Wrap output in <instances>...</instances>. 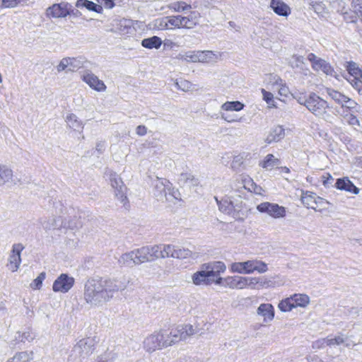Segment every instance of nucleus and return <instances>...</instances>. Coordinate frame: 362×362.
<instances>
[{
  "label": "nucleus",
  "instance_id": "09e8293b",
  "mask_svg": "<svg viewBox=\"0 0 362 362\" xmlns=\"http://www.w3.org/2000/svg\"><path fill=\"white\" fill-rule=\"evenodd\" d=\"M33 359V351H22L16 354L8 362H30Z\"/></svg>",
  "mask_w": 362,
  "mask_h": 362
},
{
  "label": "nucleus",
  "instance_id": "f03ea898",
  "mask_svg": "<svg viewBox=\"0 0 362 362\" xmlns=\"http://www.w3.org/2000/svg\"><path fill=\"white\" fill-rule=\"evenodd\" d=\"M298 102L317 117L329 121L332 117L329 114V107L326 100L312 93L307 98H299Z\"/></svg>",
  "mask_w": 362,
  "mask_h": 362
},
{
  "label": "nucleus",
  "instance_id": "c756f323",
  "mask_svg": "<svg viewBox=\"0 0 362 362\" xmlns=\"http://www.w3.org/2000/svg\"><path fill=\"white\" fill-rule=\"evenodd\" d=\"M13 171L6 165L0 164V187L13 181Z\"/></svg>",
  "mask_w": 362,
  "mask_h": 362
},
{
  "label": "nucleus",
  "instance_id": "5fc2aeb1",
  "mask_svg": "<svg viewBox=\"0 0 362 362\" xmlns=\"http://www.w3.org/2000/svg\"><path fill=\"white\" fill-rule=\"evenodd\" d=\"M244 158L242 156H235L232 160L230 167L236 172H240L243 168Z\"/></svg>",
  "mask_w": 362,
  "mask_h": 362
},
{
  "label": "nucleus",
  "instance_id": "8fccbe9b",
  "mask_svg": "<svg viewBox=\"0 0 362 362\" xmlns=\"http://www.w3.org/2000/svg\"><path fill=\"white\" fill-rule=\"evenodd\" d=\"M326 92L327 95L338 104L341 105V104H344L345 102L346 96L342 93L332 88H327Z\"/></svg>",
  "mask_w": 362,
  "mask_h": 362
},
{
  "label": "nucleus",
  "instance_id": "7ed1b4c3",
  "mask_svg": "<svg viewBox=\"0 0 362 362\" xmlns=\"http://www.w3.org/2000/svg\"><path fill=\"white\" fill-rule=\"evenodd\" d=\"M152 246H144L122 255L119 263L127 267L148 262L155 260Z\"/></svg>",
  "mask_w": 362,
  "mask_h": 362
},
{
  "label": "nucleus",
  "instance_id": "6e6d98bb",
  "mask_svg": "<svg viewBox=\"0 0 362 362\" xmlns=\"http://www.w3.org/2000/svg\"><path fill=\"white\" fill-rule=\"evenodd\" d=\"M283 81L280 76L271 74L268 77L267 85L270 86L271 89L276 90Z\"/></svg>",
  "mask_w": 362,
  "mask_h": 362
},
{
  "label": "nucleus",
  "instance_id": "3c124183",
  "mask_svg": "<svg viewBox=\"0 0 362 362\" xmlns=\"http://www.w3.org/2000/svg\"><path fill=\"white\" fill-rule=\"evenodd\" d=\"M337 4L335 5V2L330 1V6L335 8L337 12H340L343 14L344 18L347 21L346 17H350L353 14V11L351 12L344 11V3L341 0H336Z\"/></svg>",
  "mask_w": 362,
  "mask_h": 362
},
{
  "label": "nucleus",
  "instance_id": "de8ad7c7",
  "mask_svg": "<svg viewBox=\"0 0 362 362\" xmlns=\"http://www.w3.org/2000/svg\"><path fill=\"white\" fill-rule=\"evenodd\" d=\"M243 107L244 105L239 101H228L221 105V111H240Z\"/></svg>",
  "mask_w": 362,
  "mask_h": 362
},
{
  "label": "nucleus",
  "instance_id": "338daca9",
  "mask_svg": "<svg viewBox=\"0 0 362 362\" xmlns=\"http://www.w3.org/2000/svg\"><path fill=\"white\" fill-rule=\"evenodd\" d=\"M348 82L351 86L358 93L362 95V81L358 79H347Z\"/></svg>",
  "mask_w": 362,
  "mask_h": 362
},
{
  "label": "nucleus",
  "instance_id": "f8f14e48",
  "mask_svg": "<svg viewBox=\"0 0 362 362\" xmlns=\"http://www.w3.org/2000/svg\"><path fill=\"white\" fill-rule=\"evenodd\" d=\"M86 61L82 57L62 58L56 66V70L58 73L64 72L66 74L76 72L84 66Z\"/></svg>",
  "mask_w": 362,
  "mask_h": 362
},
{
  "label": "nucleus",
  "instance_id": "f257e3e1",
  "mask_svg": "<svg viewBox=\"0 0 362 362\" xmlns=\"http://www.w3.org/2000/svg\"><path fill=\"white\" fill-rule=\"evenodd\" d=\"M127 286L124 279H90L85 284L83 299L90 307L100 308Z\"/></svg>",
  "mask_w": 362,
  "mask_h": 362
},
{
  "label": "nucleus",
  "instance_id": "a19ab883",
  "mask_svg": "<svg viewBox=\"0 0 362 362\" xmlns=\"http://www.w3.org/2000/svg\"><path fill=\"white\" fill-rule=\"evenodd\" d=\"M358 112H347L346 110L341 112L340 115L348 124L352 126L354 129H356V127H361L360 121L357 118L356 115H355L356 113Z\"/></svg>",
  "mask_w": 362,
  "mask_h": 362
},
{
  "label": "nucleus",
  "instance_id": "aec40b11",
  "mask_svg": "<svg viewBox=\"0 0 362 362\" xmlns=\"http://www.w3.org/2000/svg\"><path fill=\"white\" fill-rule=\"evenodd\" d=\"M223 53L218 51L199 50V63L216 64L222 60Z\"/></svg>",
  "mask_w": 362,
  "mask_h": 362
},
{
  "label": "nucleus",
  "instance_id": "603ef678",
  "mask_svg": "<svg viewBox=\"0 0 362 362\" xmlns=\"http://www.w3.org/2000/svg\"><path fill=\"white\" fill-rule=\"evenodd\" d=\"M168 8L175 12H182L191 9L192 6L185 1H175L171 3Z\"/></svg>",
  "mask_w": 362,
  "mask_h": 362
},
{
  "label": "nucleus",
  "instance_id": "13d9d810",
  "mask_svg": "<svg viewBox=\"0 0 362 362\" xmlns=\"http://www.w3.org/2000/svg\"><path fill=\"white\" fill-rule=\"evenodd\" d=\"M247 288V276H235L234 289H244Z\"/></svg>",
  "mask_w": 362,
  "mask_h": 362
},
{
  "label": "nucleus",
  "instance_id": "0e129e2a",
  "mask_svg": "<svg viewBox=\"0 0 362 362\" xmlns=\"http://www.w3.org/2000/svg\"><path fill=\"white\" fill-rule=\"evenodd\" d=\"M242 182H243L244 188L249 192H251V190H252V188L255 184V182L253 181V180L247 175H244L243 177Z\"/></svg>",
  "mask_w": 362,
  "mask_h": 362
},
{
  "label": "nucleus",
  "instance_id": "a211bd4d",
  "mask_svg": "<svg viewBox=\"0 0 362 362\" xmlns=\"http://www.w3.org/2000/svg\"><path fill=\"white\" fill-rule=\"evenodd\" d=\"M24 249L22 244H14L12 247V250L8 257V263L6 267L8 269L12 272H16L21 263V253Z\"/></svg>",
  "mask_w": 362,
  "mask_h": 362
},
{
  "label": "nucleus",
  "instance_id": "c85d7f7f",
  "mask_svg": "<svg viewBox=\"0 0 362 362\" xmlns=\"http://www.w3.org/2000/svg\"><path fill=\"white\" fill-rule=\"evenodd\" d=\"M335 187L339 190H344L355 194L359 192V189L356 187L348 177L337 179Z\"/></svg>",
  "mask_w": 362,
  "mask_h": 362
},
{
  "label": "nucleus",
  "instance_id": "39448f33",
  "mask_svg": "<svg viewBox=\"0 0 362 362\" xmlns=\"http://www.w3.org/2000/svg\"><path fill=\"white\" fill-rule=\"evenodd\" d=\"M230 270L233 273L241 274H250L255 272L262 274L267 272L268 266L262 261L251 259L246 262H233L230 265Z\"/></svg>",
  "mask_w": 362,
  "mask_h": 362
},
{
  "label": "nucleus",
  "instance_id": "c03bdc74",
  "mask_svg": "<svg viewBox=\"0 0 362 362\" xmlns=\"http://www.w3.org/2000/svg\"><path fill=\"white\" fill-rule=\"evenodd\" d=\"M175 85L178 90L183 92H191L196 90V85L184 78L176 79Z\"/></svg>",
  "mask_w": 362,
  "mask_h": 362
},
{
  "label": "nucleus",
  "instance_id": "6ab92c4d",
  "mask_svg": "<svg viewBox=\"0 0 362 362\" xmlns=\"http://www.w3.org/2000/svg\"><path fill=\"white\" fill-rule=\"evenodd\" d=\"M257 315L262 319L264 325L270 324L274 319L275 310L271 303H261L257 309Z\"/></svg>",
  "mask_w": 362,
  "mask_h": 362
},
{
  "label": "nucleus",
  "instance_id": "58836bf2",
  "mask_svg": "<svg viewBox=\"0 0 362 362\" xmlns=\"http://www.w3.org/2000/svg\"><path fill=\"white\" fill-rule=\"evenodd\" d=\"M176 59L187 62L197 63L199 62V50H189L180 52L176 56Z\"/></svg>",
  "mask_w": 362,
  "mask_h": 362
},
{
  "label": "nucleus",
  "instance_id": "393cba45",
  "mask_svg": "<svg viewBox=\"0 0 362 362\" xmlns=\"http://www.w3.org/2000/svg\"><path fill=\"white\" fill-rule=\"evenodd\" d=\"M199 13L197 11H191L187 16L180 15L181 28H193L199 23Z\"/></svg>",
  "mask_w": 362,
  "mask_h": 362
},
{
  "label": "nucleus",
  "instance_id": "bf43d9fd",
  "mask_svg": "<svg viewBox=\"0 0 362 362\" xmlns=\"http://www.w3.org/2000/svg\"><path fill=\"white\" fill-rule=\"evenodd\" d=\"M115 355L112 352H105L98 356L95 362H113Z\"/></svg>",
  "mask_w": 362,
  "mask_h": 362
},
{
  "label": "nucleus",
  "instance_id": "473e14b6",
  "mask_svg": "<svg viewBox=\"0 0 362 362\" xmlns=\"http://www.w3.org/2000/svg\"><path fill=\"white\" fill-rule=\"evenodd\" d=\"M65 122L74 131L81 132L84 127L83 122L74 113L68 114L65 117Z\"/></svg>",
  "mask_w": 362,
  "mask_h": 362
},
{
  "label": "nucleus",
  "instance_id": "bb28decb",
  "mask_svg": "<svg viewBox=\"0 0 362 362\" xmlns=\"http://www.w3.org/2000/svg\"><path fill=\"white\" fill-rule=\"evenodd\" d=\"M203 269H207L211 277L218 276L226 272V266L223 262L215 261L203 264Z\"/></svg>",
  "mask_w": 362,
  "mask_h": 362
},
{
  "label": "nucleus",
  "instance_id": "a878e982",
  "mask_svg": "<svg viewBox=\"0 0 362 362\" xmlns=\"http://www.w3.org/2000/svg\"><path fill=\"white\" fill-rule=\"evenodd\" d=\"M272 279H273L266 276H258V290L275 288L284 284V281L279 276H275Z\"/></svg>",
  "mask_w": 362,
  "mask_h": 362
},
{
  "label": "nucleus",
  "instance_id": "e433bc0d",
  "mask_svg": "<svg viewBox=\"0 0 362 362\" xmlns=\"http://www.w3.org/2000/svg\"><path fill=\"white\" fill-rule=\"evenodd\" d=\"M279 163V160L273 154H267L264 159L259 162V166L266 170H272L276 168Z\"/></svg>",
  "mask_w": 362,
  "mask_h": 362
},
{
  "label": "nucleus",
  "instance_id": "20e7f679",
  "mask_svg": "<svg viewBox=\"0 0 362 362\" xmlns=\"http://www.w3.org/2000/svg\"><path fill=\"white\" fill-rule=\"evenodd\" d=\"M142 346L149 354L170 346L167 329H161L147 335L143 341Z\"/></svg>",
  "mask_w": 362,
  "mask_h": 362
},
{
  "label": "nucleus",
  "instance_id": "680f3d73",
  "mask_svg": "<svg viewBox=\"0 0 362 362\" xmlns=\"http://www.w3.org/2000/svg\"><path fill=\"white\" fill-rule=\"evenodd\" d=\"M46 274L45 272H41L38 276L35 279L31 284V287L33 289H40L42 286V281L45 280Z\"/></svg>",
  "mask_w": 362,
  "mask_h": 362
},
{
  "label": "nucleus",
  "instance_id": "2eb2a0df",
  "mask_svg": "<svg viewBox=\"0 0 362 362\" xmlns=\"http://www.w3.org/2000/svg\"><path fill=\"white\" fill-rule=\"evenodd\" d=\"M308 60L311 63L313 69L315 71H322L326 75L334 76L335 74L334 68L325 59L316 56L313 53L308 54Z\"/></svg>",
  "mask_w": 362,
  "mask_h": 362
},
{
  "label": "nucleus",
  "instance_id": "79ce46f5",
  "mask_svg": "<svg viewBox=\"0 0 362 362\" xmlns=\"http://www.w3.org/2000/svg\"><path fill=\"white\" fill-rule=\"evenodd\" d=\"M192 252L185 247L173 245V258L184 259L192 257Z\"/></svg>",
  "mask_w": 362,
  "mask_h": 362
},
{
  "label": "nucleus",
  "instance_id": "412c9836",
  "mask_svg": "<svg viewBox=\"0 0 362 362\" xmlns=\"http://www.w3.org/2000/svg\"><path fill=\"white\" fill-rule=\"evenodd\" d=\"M191 279L192 284L195 286H209L212 284L211 277L207 269H203V264L199 270L192 274Z\"/></svg>",
  "mask_w": 362,
  "mask_h": 362
},
{
  "label": "nucleus",
  "instance_id": "1a4fd4ad",
  "mask_svg": "<svg viewBox=\"0 0 362 362\" xmlns=\"http://www.w3.org/2000/svg\"><path fill=\"white\" fill-rule=\"evenodd\" d=\"M95 349V342L93 338L80 339L73 347L69 356L70 361L85 358L91 355Z\"/></svg>",
  "mask_w": 362,
  "mask_h": 362
},
{
  "label": "nucleus",
  "instance_id": "9b49d317",
  "mask_svg": "<svg viewBox=\"0 0 362 362\" xmlns=\"http://www.w3.org/2000/svg\"><path fill=\"white\" fill-rule=\"evenodd\" d=\"M110 185L112 187L115 199L123 206L128 203L127 197V187L122 178L115 172H110L108 174Z\"/></svg>",
  "mask_w": 362,
  "mask_h": 362
},
{
  "label": "nucleus",
  "instance_id": "5701e85b",
  "mask_svg": "<svg viewBox=\"0 0 362 362\" xmlns=\"http://www.w3.org/2000/svg\"><path fill=\"white\" fill-rule=\"evenodd\" d=\"M269 8L279 16L287 18L291 13V7L282 0H271Z\"/></svg>",
  "mask_w": 362,
  "mask_h": 362
},
{
  "label": "nucleus",
  "instance_id": "4d7b16f0",
  "mask_svg": "<svg viewBox=\"0 0 362 362\" xmlns=\"http://www.w3.org/2000/svg\"><path fill=\"white\" fill-rule=\"evenodd\" d=\"M262 98L269 107H276L274 100V95L271 92L267 91L265 89L262 88Z\"/></svg>",
  "mask_w": 362,
  "mask_h": 362
},
{
  "label": "nucleus",
  "instance_id": "69168bd1",
  "mask_svg": "<svg viewBox=\"0 0 362 362\" xmlns=\"http://www.w3.org/2000/svg\"><path fill=\"white\" fill-rule=\"evenodd\" d=\"M247 288L258 290V276H247Z\"/></svg>",
  "mask_w": 362,
  "mask_h": 362
},
{
  "label": "nucleus",
  "instance_id": "72a5a7b5",
  "mask_svg": "<svg viewBox=\"0 0 362 362\" xmlns=\"http://www.w3.org/2000/svg\"><path fill=\"white\" fill-rule=\"evenodd\" d=\"M285 136V131L283 127L276 126L272 128L266 138V142L271 144L281 140Z\"/></svg>",
  "mask_w": 362,
  "mask_h": 362
},
{
  "label": "nucleus",
  "instance_id": "864d4df0",
  "mask_svg": "<svg viewBox=\"0 0 362 362\" xmlns=\"http://www.w3.org/2000/svg\"><path fill=\"white\" fill-rule=\"evenodd\" d=\"M168 30L180 29V15L166 16Z\"/></svg>",
  "mask_w": 362,
  "mask_h": 362
},
{
  "label": "nucleus",
  "instance_id": "423d86ee",
  "mask_svg": "<svg viewBox=\"0 0 362 362\" xmlns=\"http://www.w3.org/2000/svg\"><path fill=\"white\" fill-rule=\"evenodd\" d=\"M154 194L158 199L169 202L177 200L179 192L175 190L172 184L166 179L157 178L154 182Z\"/></svg>",
  "mask_w": 362,
  "mask_h": 362
},
{
  "label": "nucleus",
  "instance_id": "4c0bfd02",
  "mask_svg": "<svg viewBox=\"0 0 362 362\" xmlns=\"http://www.w3.org/2000/svg\"><path fill=\"white\" fill-rule=\"evenodd\" d=\"M117 31L121 35L131 33L133 31L132 22L127 19H120L115 21Z\"/></svg>",
  "mask_w": 362,
  "mask_h": 362
},
{
  "label": "nucleus",
  "instance_id": "774afa93",
  "mask_svg": "<svg viewBox=\"0 0 362 362\" xmlns=\"http://www.w3.org/2000/svg\"><path fill=\"white\" fill-rule=\"evenodd\" d=\"M290 64L293 68L300 67L303 64V57L298 55H293L291 57Z\"/></svg>",
  "mask_w": 362,
  "mask_h": 362
},
{
  "label": "nucleus",
  "instance_id": "a18cd8bd",
  "mask_svg": "<svg viewBox=\"0 0 362 362\" xmlns=\"http://www.w3.org/2000/svg\"><path fill=\"white\" fill-rule=\"evenodd\" d=\"M148 27L151 30H153L160 31L168 30L166 16L157 18L153 20L151 23H149Z\"/></svg>",
  "mask_w": 362,
  "mask_h": 362
},
{
  "label": "nucleus",
  "instance_id": "e2e57ef3",
  "mask_svg": "<svg viewBox=\"0 0 362 362\" xmlns=\"http://www.w3.org/2000/svg\"><path fill=\"white\" fill-rule=\"evenodd\" d=\"M180 180L189 184V185H195L197 184V180L192 175L189 173H182Z\"/></svg>",
  "mask_w": 362,
  "mask_h": 362
},
{
  "label": "nucleus",
  "instance_id": "dca6fc26",
  "mask_svg": "<svg viewBox=\"0 0 362 362\" xmlns=\"http://www.w3.org/2000/svg\"><path fill=\"white\" fill-rule=\"evenodd\" d=\"M81 79L95 91L105 92L107 89L104 82L89 70L81 73Z\"/></svg>",
  "mask_w": 362,
  "mask_h": 362
},
{
  "label": "nucleus",
  "instance_id": "b1692460",
  "mask_svg": "<svg viewBox=\"0 0 362 362\" xmlns=\"http://www.w3.org/2000/svg\"><path fill=\"white\" fill-rule=\"evenodd\" d=\"M152 247L153 250V254L154 256V259L173 257V245L160 244L152 245Z\"/></svg>",
  "mask_w": 362,
  "mask_h": 362
},
{
  "label": "nucleus",
  "instance_id": "2f4dec72",
  "mask_svg": "<svg viewBox=\"0 0 362 362\" xmlns=\"http://www.w3.org/2000/svg\"><path fill=\"white\" fill-rule=\"evenodd\" d=\"M346 71L349 74L347 79H358L362 81V66L354 62H348L346 65Z\"/></svg>",
  "mask_w": 362,
  "mask_h": 362
},
{
  "label": "nucleus",
  "instance_id": "49530a36",
  "mask_svg": "<svg viewBox=\"0 0 362 362\" xmlns=\"http://www.w3.org/2000/svg\"><path fill=\"white\" fill-rule=\"evenodd\" d=\"M341 112H360L361 107L356 102L346 96L345 102L341 105Z\"/></svg>",
  "mask_w": 362,
  "mask_h": 362
},
{
  "label": "nucleus",
  "instance_id": "ea45409f",
  "mask_svg": "<svg viewBox=\"0 0 362 362\" xmlns=\"http://www.w3.org/2000/svg\"><path fill=\"white\" fill-rule=\"evenodd\" d=\"M351 6L353 8V14L350 17H346L347 22H356L358 18H362V1L353 0Z\"/></svg>",
  "mask_w": 362,
  "mask_h": 362
},
{
  "label": "nucleus",
  "instance_id": "f3484780",
  "mask_svg": "<svg viewBox=\"0 0 362 362\" xmlns=\"http://www.w3.org/2000/svg\"><path fill=\"white\" fill-rule=\"evenodd\" d=\"M74 278L66 274H60L54 281L52 290L54 292L67 293L74 286Z\"/></svg>",
  "mask_w": 362,
  "mask_h": 362
},
{
  "label": "nucleus",
  "instance_id": "f704fd0d",
  "mask_svg": "<svg viewBox=\"0 0 362 362\" xmlns=\"http://www.w3.org/2000/svg\"><path fill=\"white\" fill-rule=\"evenodd\" d=\"M76 6L77 8H86L88 11L98 13H103V6L89 0H78L76 3Z\"/></svg>",
  "mask_w": 362,
  "mask_h": 362
},
{
  "label": "nucleus",
  "instance_id": "c9c22d12",
  "mask_svg": "<svg viewBox=\"0 0 362 362\" xmlns=\"http://www.w3.org/2000/svg\"><path fill=\"white\" fill-rule=\"evenodd\" d=\"M76 226L72 224H69L67 226L68 228H73ZM43 227L46 230H54V229H59L62 227L65 228L66 227V225H63V221L60 217L54 218L52 217L51 218H49V220L43 223Z\"/></svg>",
  "mask_w": 362,
  "mask_h": 362
},
{
  "label": "nucleus",
  "instance_id": "7c9ffc66",
  "mask_svg": "<svg viewBox=\"0 0 362 362\" xmlns=\"http://www.w3.org/2000/svg\"><path fill=\"white\" fill-rule=\"evenodd\" d=\"M327 339V346H339L342 344H345L346 346L349 347L351 346H354L355 344L349 341L346 337H344L343 334H339L338 335H329L326 337Z\"/></svg>",
  "mask_w": 362,
  "mask_h": 362
},
{
  "label": "nucleus",
  "instance_id": "37998d69",
  "mask_svg": "<svg viewBox=\"0 0 362 362\" xmlns=\"http://www.w3.org/2000/svg\"><path fill=\"white\" fill-rule=\"evenodd\" d=\"M163 41L161 38L158 36L145 38L141 41V45L147 49H158L160 47Z\"/></svg>",
  "mask_w": 362,
  "mask_h": 362
},
{
  "label": "nucleus",
  "instance_id": "4be33fe9",
  "mask_svg": "<svg viewBox=\"0 0 362 362\" xmlns=\"http://www.w3.org/2000/svg\"><path fill=\"white\" fill-rule=\"evenodd\" d=\"M215 199L218 205L219 210L224 214L230 215L240 209L238 201L232 200L230 197H226L220 201L216 197Z\"/></svg>",
  "mask_w": 362,
  "mask_h": 362
},
{
  "label": "nucleus",
  "instance_id": "ddd939ff",
  "mask_svg": "<svg viewBox=\"0 0 362 362\" xmlns=\"http://www.w3.org/2000/svg\"><path fill=\"white\" fill-rule=\"evenodd\" d=\"M257 210L262 214H266L274 219H281L286 216L287 209L276 203L264 202L257 206Z\"/></svg>",
  "mask_w": 362,
  "mask_h": 362
},
{
  "label": "nucleus",
  "instance_id": "4468645a",
  "mask_svg": "<svg viewBox=\"0 0 362 362\" xmlns=\"http://www.w3.org/2000/svg\"><path fill=\"white\" fill-rule=\"evenodd\" d=\"M72 11V6L66 1L54 4L47 8L45 16L47 18H64L71 14Z\"/></svg>",
  "mask_w": 362,
  "mask_h": 362
},
{
  "label": "nucleus",
  "instance_id": "0eeeda50",
  "mask_svg": "<svg viewBox=\"0 0 362 362\" xmlns=\"http://www.w3.org/2000/svg\"><path fill=\"white\" fill-rule=\"evenodd\" d=\"M310 303V298L307 294L294 293L280 300L278 308L283 313H288L297 308H305Z\"/></svg>",
  "mask_w": 362,
  "mask_h": 362
},
{
  "label": "nucleus",
  "instance_id": "cd10ccee",
  "mask_svg": "<svg viewBox=\"0 0 362 362\" xmlns=\"http://www.w3.org/2000/svg\"><path fill=\"white\" fill-rule=\"evenodd\" d=\"M310 8L320 17L325 18L329 13V10L324 4L325 0H308ZM336 2V0H329V2ZM337 3H335V5Z\"/></svg>",
  "mask_w": 362,
  "mask_h": 362
},
{
  "label": "nucleus",
  "instance_id": "052dcab7",
  "mask_svg": "<svg viewBox=\"0 0 362 362\" xmlns=\"http://www.w3.org/2000/svg\"><path fill=\"white\" fill-rule=\"evenodd\" d=\"M280 96L288 98L290 95V90L284 81L276 89Z\"/></svg>",
  "mask_w": 362,
  "mask_h": 362
},
{
  "label": "nucleus",
  "instance_id": "6e6552de",
  "mask_svg": "<svg viewBox=\"0 0 362 362\" xmlns=\"http://www.w3.org/2000/svg\"><path fill=\"white\" fill-rule=\"evenodd\" d=\"M197 332V327L190 324H185L177 325L176 327L171 329L170 332L167 330V335L171 346L180 341L187 340Z\"/></svg>",
  "mask_w": 362,
  "mask_h": 362
},
{
  "label": "nucleus",
  "instance_id": "9d476101",
  "mask_svg": "<svg viewBox=\"0 0 362 362\" xmlns=\"http://www.w3.org/2000/svg\"><path fill=\"white\" fill-rule=\"evenodd\" d=\"M301 202L308 209H312L315 211L322 212L327 209L329 202L317 196L315 193L309 191H303Z\"/></svg>",
  "mask_w": 362,
  "mask_h": 362
}]
</instances>
